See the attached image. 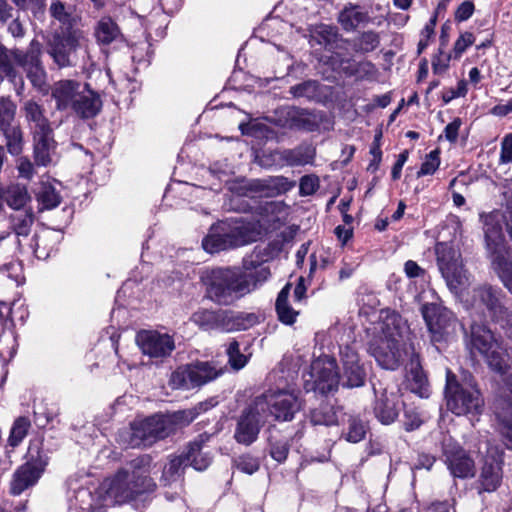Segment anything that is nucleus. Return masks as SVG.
<instances>
[{
    "label": "nucleus",
    "mask_w": 512,
    "mask_h": 512,
    "mask_svg": "<svg viewBox=\"0 0 512 512\" xmlns=\"http://www.w3.org/2000/svg\"><path fill=\"white\" fill-rule=\"evenodd\" d=\"M505 376L504 397L498 401L496 410H500L504 406L507 415H512V376L507 374Z\"/></svg>",
    "instance_id": "obj_61"
},
{
    "label": "nucleus",
    "mask_w": 512,
    "mask_h": 512,
    "mask_svg": "<svg viewBox=\"0 0 512 512\" xmlns=\"http://www.w3.org/2000/svg\"><path fill=\"white\" fill-rule=\"evenodd\" d=\"M222 372V367H218L214 362H197L177 368L171 374L169 385L173 389L189 390L213 381Z\"/></svg>",
    "instance_id": "obj_10"
},
{
    "label": "nucleus",
    "mask_w": 512,
    "mask_h": 512,
    "mask_svg": "<svg viewBox=\"0 0 512 512\" xmlns=\"http://www.w3.org/2000/svg\"><path fill=\"white\" fill-rule=\"evenodd\" d=\"M168 436L177 428L189 425L197 417V409H186L168 415H160Z\"/></svg>",
    "instance_id": "obj_39"
},
{
    "label": "nucleus",
    "mask_w": 512,
    "mask_h": 512,
    "mask_svg": "<svg viewBox=\"0 0 512 512\" xmlns=\"http://www.w3.org/2000/svg\"><path fill=\"white\" fill-rule=\"evenodd\" d=\"M34 212L31 207L16 211L9 216L10 227L17 237H28L34 223Z\"/></svg>",
    "instance_id": "obj_36"
},
{
    "label": "nucleus",
    "mask_w": 512,
    "mask_h": 512,
    "mask_svg": "<svg viewBox=\"0 0 512 512\" xmlns=\"http://www.w3.org/2000/svg\"><path fill=\"white\" fill-rule=\"evenodd\" d=\"M440 166V152L438 149L431 151L426 155L420 170L417 172V177L426 175H433Z\"/></svg>",
    "instance_id": "obj_54"
},
{
    "label": "nucleus",
    "mask_w": 512,
    "mask_h": 512,
    "mask_svg": "<svg viewBox=\"0 0 512 512\" xmlns=\"http://www.w3.org/2000/svg\"><path fill=\"white\" fill-rule=\"evenodd\" d=\"M315 157V149L311 145L302 144L293 149H286L279 153L280 160L288 166H304L311 164Z\"/></svg>",
    "instance_id": "obj_31"
},
{
    "label": "nucleus",
    "mask_w": 512,
    "mask_h": 512,
    "mask_svg": "<svg viewBox=\"0 0 512 512\" xmlns=\"http://www.w3.org/2000/svg\"><path fill=\"white\" fill-rule=\"evenodd\" d=\"M235 331L247 330L260 322V316L256 313L235 312Z\"/></svg>",
    "instance_id": "obj_58"
},
{
    "label": "nucleus",
    "mask_w": 512,
    "mask_h": 512,
    "mask_svg": "<svg viewBox=\"0 0 512 512\" xmlns=\"http://www.w3.org/2000/svg\"><path fill=\"white\" fill-rule=\"evenodd\" d=\"M42 471L30 462L20 466L13 474L10 491L13 495H20L25 489L34 485L41 476Z\"/></svg>",
    "instance_id": "obj_27"
},
{
    "label": "nucleus",
    "mask_w": 512,
    "mask_h": 512,
    "mask_svg": "<svg viewBox=\"0 0 512 512\" xmlns=\"http://www.w3.org/2000/svg\"><path fill=\"white\" fill-rule=\"evenodd\" d=\"M261 235L262 226L258 221H246L243 218L221 221L210 228L202 240V247L206 252L214 254L257 241Z\"/></svg>",
    "instance_id": "obj_2"
},
{
    "label": "nucleus",
    "mask_w": 512,
    "mask_h": 512,
    "mask_svg": "<svg viewBox=\"0 0 512 512\" xmlns=\"http://www.w3.org/2000/svg\"><path fill=\"white\" fill-rule=\"evenodd\" d=\"M499 161L501 164L512 163V133L507 134L501 142Z\"/></svg>",
    "instance_id": "obj_64"
},
{
    "label": "nucleus",
    "mask_w": 512,
    "mask_h": 512,
    "mask_svg": "<svg viewBox=\"0 0 512 512\" xmlns=\"http://www.w3.org/2000/svg\"><path fill=\"white\" fill-rule=\"evenodd\" d=\"M311 40L317 44L324 45L328 50L338 48V43L343 42L337 27L326 24L316 25L311 30Z\"/></svg>",
    "instance_id": "obj_32"
},
{
    "label": "nucleus",
    "mask_w": 512,
    "mask_h": 512,
    "mask_svg": "<svg viewBox=\"0 0 512 512\" xmlns=\"http://www.w3.org/2000/svg\"><path fill=\"white\" fill-rule=\"evenodd\" d=\"M15 63V50L9 51L4 46L0 45V82L4 77L14 79L16 71L14 69Z\"/></svg>",
    "instance_id": "obj_46"
},
{
    "label": "nucleus",
    "mask_w": 512,
    "mask_h": 512,
    "mask_svg": "<svg viewBox=\"0 0 512 512\" xmlns=\"http://www.w3.org/2000/svg\"><path fill=\"white\" fill-rule=\"evenodd\" d=\"M437 264L449 290L458 297L470 285V275L463 268L459 251L447 243L436 245Z\"/></svg>",
    "instance_id": "obj_7"
},
{
    "label": "nucleus",
    "mask_w": 512,
    "mask_h": 512,
    "mask_svg": "<svg viewBox=\"0 0 512 512\" xmlns=\"http://www.w3.org/2000/svg\"><path fill=\"white\" fill-rule=\"evenodd\" d=\"M295 185V181L284 176H271L256 180L254 183V187L268 197L285 194L294 188Z\"/></svg>",
    "instance_id": "obj_29"
},
{
    "label": "nucleus",
    "mask_w": 512,
    "mask_h": 512,
    "mask_svg": "<svg viewBox=\"0 0 512 512\" xmlns=\"http://www.w3.org/2000/svg\"><path fill=\"white\" fill-rule=\"evenodd\" d=\"M160 415L134 421L130 428L120 433V440L131 448L148 447L168 436Z\"/></svg>",
    "instance_id": "obj_11"
},
{
    "label": "nucleus",
    "mask_w": 512,
    "mask_h": 512,
    "mask_svg": "<svg viewBox=\"0 0 512 512\" xmlns=\"http://www.w3.org/2000/svg\"><path fill=\"white\" fill-rule=\"evenodd\" d=\"M22 10H30L34 16L42 15L46 0H12Z\"/></svg>",
    "instance_id": "obj_62"
},
{
    "label": "nucleus",
    "mask_w": 512,
    "mask_h": 512,
    "mask_svg": "<svg viewBox=\"0 0 512 512\" xmlns=\"http://www.w3.org/2000/svg\"><path fill=\"white\" fill-rule=\"evenodd\" d=\"M264 402L263 414L276 421H291L301 409V402L294 390H269L254 398Z\"/></svg>",
    "instance_id": "obj_12"
},
{
    "label": "nucleus",
    "mask_w": 512,
    "mask_h": 512,
    "mask_svg": "<svg viewBox=\"0 0 512 512\" xmlns=\"http://www.w3.org/2000/svg\"><path fill=\"white\" fill-rule=\"evenodd\" d=\"M471 353L482 356L494 372L501 376L506 375L509 364L506 358V349L498 337L486 326L473 324L470 336Z\"/></svg>",
    "instance_id": "obj_6"
},
{
    "label": "nucleus",
    "mask_w": 512,
    "mask_h": 512,
    "mask_svg": "<svg viewBox=\"0 0 512 512\" xmlns=\"http://www.w3.org/2000/svg\"><path fill=\"white\" fill-rule=\"evenodd\" d=\"M260 400H252L251 403L242 410L237 418L234 431V439L237 443L249 446L257 439L264 426L267 417L263 414V405Z\"/></svg>",
    "instance_id": "obj_13"
},
{
    "label": "nucleus",
    "mask_w": 512,
    "mask_h": 512,
    "mask_svg": "<svg viewBox=\"0 0 512 512\" xmlns=\"http://www.w3.org/2000/svg\"><path fill=\"white\" fill-rule=\"evenodd\" d=\"M475 41L474 35L471 32L462 33L454 44L455 57H460L465 50L470 47Z\"/></svg>",
    "instance_id": "obj_63"
},
{
    "label": "nucleus",
    "mask_w": 512,
    "mask_h": 512,
    "mask_svg": "<svg viewBox=\"0 0 512 512\" xmlns=\"http://www.w3.org/2000/svg\"><path fill=\"white\" fill-rule=\"evenodd\" d=\"M421 314L433 343L447 342L456 334L457 318L441 304L425 303L421 306Z\"/></svg>",
    "instance_id": "obj_9"
},
{
    "label": "nucleus",
    "mask_w": 512,
    "mask_h": 512,
    "mask_svg": "<svg viewBox=\"0 0 512 512\" xmlns=\"http://www.w3.org/2000/svg\"><path fill=\"white\" fill-rule=\"evenodd\" d=\"M380 44L379 34L374 31L363 32L355 43V50L361 53L374 51Z\"/></svg>",
    "instance_id": "obj_50"
},
{
    "label": "nucleus",
    "mask_w": 512,
    "mask_h": 512,
    "mask_svg": "<svg viewBox=\"0 0 512 512\" xmlns=\"http://www.w3.org/2000/svg\"><path fill=\"white\" fill-rule=\"evenodd\" d=\"M291 288V284H286L279 292L275 303L278 319L285 325L294 324L299 314L288 301Z\"/></svg>",
    "instance_id": "obj_34"
},
{
    "label": "nucleus",
    "mask_w": 512,
    "mask_h": 512,
    "mask_svg": "<svg viewBox=\"0 0 512 512\" xmlns=\"http://www.w3.org/2000/svg\"><path fill=\"white\" fill-rule=\"evenodd\" d=\"M80 32L62 29L55 32L49 40V54L60 67L70 65V55L79 44Z\"/></svg>",
    "instance_id": "obj_18"
},
{
    "label": "nucleus",
    "mask_w": 512,
    "mask_h": 512,
    "mask_svg": "<svg viewBox=\"0 0 512 512\" xmlns=\"http://www.w3.org/2000/svg\"><path fill=\"white\" fill-rule=\"evenodd\" d=\"M311 422L314 425L330 426L337 423V416L332 406L323 404L311 411Z\"/></svg>",
    "instance_id": "obj_45"
},
{
    "label": "nucleus",
    "mask_w": 512,
    "mask_h": 512,
    "mask_svg": "<svg viewBox=\"0 0 512 512\" xmlns=\"http://www.w3.org/2000/svg\"><path fill=\"white\" fill-rule=\"evenodd\" d=\"M408 383L410 390L422 398L429 395V384L423 370L416 366L411 368L408 374Z\"/></svg>",
    "instance_id": "obj_42"
},
{
    "label": "nucleus",
    "mask_w": 512,
    "mask_h": 512,
    "mask_svg": "<svg viewBox=\"0 0 512 512\" xmlns=\"http://www.w3.org/2000/svg\"><path fill=\"white\" fill-rule=\"evenodd\" d=\"M136 343L144 355L153 359L169 357L175 349V341L172 336L154 330L138 332Z\"/></svg>",
    "instance_id": "obj_17"
},
{
    "label": "nucleus",
    "mask_w": 512,
    "mask_h": 512,
    "mask_svg": "<svg viewBox=\"0 0 512 512\" xmlns=\"http://www.w3.org/2000/svg\"><path fill=\"white\" fill-rule=\"evenodd\" d=\"M245 267L246 269H254V272H251L249 274L243 273V278L249 285V293L262 286L271 276L270 269L266 265L259 264L255 266L253 265V263H251L250 265H246Z\"/></svg>",
    "instance_id": "obj_41"
},
{
    "label": "nucleus",
    "mask_w": 512,
    "mask_h": 512,
    "mask_svg": "<svg viewBox=\"0 0 512 512\" xmlns=\"http://www.w3.org/2000/svg\"><path fill=\"white\" fill-rule=\"evenodd\" d=\"M367 18L358 5H346L338 15V22L346 31H353Z\"/></svg>",
    "instance_id": "obj_37"
},
{
    "label": "nucleus",
    "mask_w": 512,
    "mask_h": 512,
    "mask_svg": "<svg viewBox=\"0 0 512 512\" xmlns=\"http://www.w3.org/2000/svg\"><path fill=\"white\" fill-rule=\"evenodd\" d=\"M503 216L494 211L483 216L485 243L491 265L503 286L512 294V261L503 234Z\"/></svg>",
    "instance_id": "obj_5"
},
{
    "label": "nucleus",
    "mask_w": 512,
    "mask_h": 512,
    "mask_svg": "<svg viewBox=\"0 0 512 512\" xmlns=\"http://www.w3.org/2000/svg\"><path fill=\"white\" fill-rule=\"evenodd\" d=\"M404 327L399 315L392 313L380 324V330L369 342L368 351L384 369L395 370L403 358Z\"/></svg>",
    "instance_id": "obj_3"
},
{
    "label": "nucleus",
    "mask_w": 512,
    "mask_h": 512,
    "mask_svg": "<svg viewBox=\"0 0 512 512\" xmlns=\"http://www.w3.org/2000/svg\"><path fill=\"white\" fill-rule=\"evenodd\" d=\"M496 416L499 421V431L504 438L507 448L512 449V414L507 415L506 408L503 406L496 410Z\"/></svg>",
    "instance_id": "obj_49"
},
{
    "label": "nucleus",
    "mask_w": 512,
    "mask_h": 512,
    "mask_svg": "<svg viewBox=\"0 0 512 512\" xmlns=\"http://www.w3.org/2000/svg\"><path fill=\"white\" fill-rule=\"evenodd\" d=\"M30 427L31 422L27 417H18L14 421L10 430V435L8 438L9 445L12 447L18 446L26 437Z\"/></svg>",
    "instance_id": "obj_44"
},
{
    "label": "nucleus",
    "mask_w": 512,
    "mask_h": 512,
    "mask_svg": "<svg viewBox=\"0 0 512 512\" xmlns=\"http://www.w3.org/2000/svg\"><path fill=\"white\" fill-rule=\"evenodd\" d=\"M38 203L41 205V210H51L56 208L61 202V196L57 192L56 188L48 183L43 182L41 187L36 194Z\"/></svg>",
    "instance_id": "obj_40"
},
{
    "label": "nucleus",
    "mask_w": 512,
    "mask_h": 512,
    "mask_svg": "<svg viewBox=\"0 0 512 512\" xmlns=\"http://www.w3.org/2000/svg\"><path fill=\"white\" fill-rule=\"evenodd\" d=\"M366 435V425L357 417H350L348 420L347 432L343 433V438L351 443H358Z\"/></svg>",
    "instance_id": "obj_48"
},
{
    "label": "nucleus",
    "mask_w": 512,
    "mask_h": 512,
    "mask_svg": "<svg viewBox=\"0 0 512 512\" xmlns=\"http://www.w3.org/2000/svg\"><path fill=\"white\" fill-rule=\"evenodd\" d=\"M4 201L13 210L21 211L28 209L27 204L31 201L28 189L20 184H11L4 188Z\"/></svg>",
    "instance_id": "obj_33"
},
{
    "label": "nucleus",
    "mask_w": 512,
    "mask_h": 512,
    "mask_svg": "<svg viewBox=\"0 0 512 512\" xmlns=\"http://www.w3.org/2000/svg\"><path fill=\"white\" fill-rule=\"evenodd\" d=\"M207 297L219 305H231L249 294V285L238 267H216L203 272Z\"/></svg>",
    "instance_id": "obj_4"
},
{
    "label": "nucleus",
    "mask_w": 512,
    "mask_h": 512,
    "mask_svg": "<svg viewBox=\"0 0 512 512\" xmlns=\"http://www.w3.org/2000/svg\"><path fill=\"white\" fill-rule=\"evenodd\" d=\"M49 10L51 16L55 20L59 21V23H61L64 26V29H72V13L69 9L65 7V5L62 2H53Z\"/></svg>",
    "instance_id": "obj_52"
},
{
    "label": "nucleus",
    "mask_w": 512,
    "mask_h": 512,
    "mask_svg": "<svg viewBox=\"0 0 512 512\" xmlns=\"http://www.w3.org/2000/svg\"><path fill=\"white\" fill-rule=\"evenodd\" d=\"M502 291L491 286H482L474 289V300L472 306H484L496 319L502 318L506 312L501 303Z\"/></svg>",
    "instance_id": "obj_24"
},
{
    "label": "nucleus",
    "mask_w": 512,
    "mask_h": 512,
    "mask_svg": "<svg viewBox=\"0 0 512 512\" xmlns=\"http://www.w3.org/2000/svg\"><path fill=\"white\" fill-rule=\"evenodd\" d=\"M341 359L343 363L342 385L347 388L360 387L365 382V371L359 364V356L356 351L346 346L341 349Z\"/></svg>",
    "instance_id": "obj_20"
},
{
    "label": "nucleus",
    "mask_w": 512,
    "mask_h": 512,
    "mask_svg": "<svg viewBox=\"0 0 512 512\" xmlns=\"http://www.w3.org/2000/svg\"><path fill=\"white\" fill-rule=\"evenodd\" d=\"M227 355L231 367L235 370H240L246 365L247 357L240 353L239 343L232 341L227 348Z\"/></svg>",
    "instance_id": "obj_57"
},
{
    "label": "nucleus",
    "mask_w": 512,
    "mask_h": 512,
    "mask_svg": "<svg viewBox=\"0 0 512 512\" xmlns=\"http://www.w3.org/2000/svg\"><path fill=\"white\" fill-rule=\"evenodd\" d=\"M374 404V415L384 425L393 423L400 412V397L397 393L388 392L386 389L380 393L377 391Z\"/></svg>",
    "instance_id": "obj_22"
},
{
    "label": "nucleus",
    "mask_w": 512,
    "mask_h": 512,
    "mask_svg": "<svg viewBox=\"0 0 512 512\" xmlns=\"http://www.w3.org/2000/svg\"><path fill=\"white\" fill-rule=\"evenodd\" d=\"M22 110L32 136L53 131L51 123L45 116L44 108L41 105L33 100H28L24 103Z\"/></svg>",
    "instance_id": "obj_26"
},
{
    "label": "nucleus",
    "mask_w": 512,
    "mask_h": 512,
    "mask_svg": "<svg viewBox=\"0 0 512 512\" xmlns=\"http://www.w3.org/2000/svg\"><path fill=\"white\" fill-rule=\"evenodd\" d=\"M94 36L98 43L109 45L122 38L118 24L110 17H101L95 25Z\"/></svg>",
    "instance_id": "obj_30"
},
{
    "label": "nucleus",
    "mask_w": 512,
    "mask_h": 512,
    "mask_svg": "<svg viewBox=\"0 0 512 512\" xmlns=\"http://www.w3.org/2000/svg\"><path fill=\"white\" fill-rule=\"evenodd\" d=\"M158 470L151 456L141 455L131 460L128 468H121L105 478L95 494L87 488L78 489L75 492L76 505L83 511L105 512V507L133 501L139 495L155 490L153 475Z\"/></svg>",
    "instance_id": "obj_1"
},
{
    "label": "nucleus",
    "mask_w": 512,
    "mask_h": 512,
    "mask_svg": "<svg viewBox=\"0 0 512 512\" xmlns=\"http://www.w3.org/2000/svg\"><path fill=\"white\" fill-rule=\"evenodd\" d=\"M58 242V234L55 231H45L35 235L30 244L35 256L38 259H47Z\"/></svg>",
    "instance_id": "obj_35"
},
{
    "label": "nucleus",
    "mask_w": 512,
    "mask_h": 512,
    "mask_svg": "<svg viewBox=\"0 0 512 512\" xmlns=\"http://www.w3.org/2000/svg\"><path fill=\"white\" fill-rule=\"evenodd\" d=\"M446 401L448 409L458 416L474 417L481 414L484 407L480 391L475 386L457 383L450 372L447 374Z\"/></svg>",
    "instance_id": "obj_8"
},
{
    "label": "nucleus",
    "mask_w": 512,
    "mask_h": 512,
    "mask_svg": "<svg viewBox=\"0 0 512 512\" xmlns=\"http://www.w3.org/2000/svg\"><path fill=\"white\" fill-rule=\"evenodd\" d=\"M183 457L185 465H191L198 471L205 470L211 463V457L207 452L202 451L201 442L199 441L190 443Z\"/></svg>",
    "instance_id": "obj_38"
},
{
    "label": "nucleus",
    "mask_w": 512,
    "mask_h": 512,
    "mask_svg": "<svg viewBox=\"0 0 512 512\" xmlns=\"http://www.w3.org/2000/svg\"><path fill=\"white\" fill-rule=\"evenodd\" d=\"M442 459L453 478L471 479L476 474L470 453L451 437H444L442 441Z\"/></svg>",
    "instance_id": "obj_14"
},
{
    "label": "nucleus",
    "mask_w": 512,
    "mask_h": 512,
    "mask_svg": "<svg viewBox=\"0 0 512 512\" xmlns=\"http://www.w3.org/2000/svg\"><path fill=\"white\" fill-rule=\"evenodd\" d=\"M190 320L202 330H215L217 320L216 311L199 309L191 315Z\"/></svg>",
    "instance_id": "obj_47"
},
{
    "label": "nucleus",
    "mask_w": 512,
    "mask_h": 512,
    "mask_svg": "<svg viewBox=\"0 0 512 512\" xmlns=\"http://www.w3.org/2000/svg\"><path fill=\"white\" fill-rule=\"evenodd\" d=\"M235 312L227 310L216 311V326L215 330L223 332L235 331Z\"/></svg>",
    "instance_id": "obj_56"
},
{
    "label": "nucleus",
    "mask_w": 512,
    "mask_h": 512,
    "mask_svg": "<svg viewBox=\"0 0 512 512\" xmlns=\"http://www.w3.org/2000/svg\"><path fill=\"white\" fill-rule=\"evenodd\" d=\"M33 159L37 166L47 167L57 162V142L54 139L53 131L32 136Z\"/></svg>",
    "instance_id": "obj_23"
},
{
    "label": "nucleus",
    "mask_w": 512,
    "mask_h": 512,
    "mask_svg": "<svg viewBox=\"0 0 512 512\" xmlns=\"http://www.w3.org/2000/svg\"><path fill=\"white\" fill-rule=\"evenodd\" d=\"M102 101L100 95L94 91L88 83L85 84L81 94L69 111L82 119L95 117L101 110Z\"/></svg>",
    "instance_id": "obj_25"
},
{
    "label": "nucleus",
    "mask_w": 512,
    "mask_h": 512,
    "mask_svg": "<svg viewBox=\"0 0 512 512\" xmlns=\"http://www.w3.org/2000/svg\"><path fill=\"white\" fill-rule=\"evenodd\" d=\"M236 466L241 472L252 475L259 470L260 462L258 458L246 454L236 460Z\"/></svg>",
    "instance_id": "obj_59"
},
{
    "label": "nucleus",
    "mask_w": 512,
    "mask_h": 512,
    "mask_svg": "<svg viewBox=\"0 0 512 512\" xmlns=\"http://www.w3.org/2000/svg\"><path fill=\"white\" fill-rule=\"evenodd\" d=\"M85 84V82L71 79L55 82L51 89V96L55 100L56 109L59 111H69L81 94Z\"/></svg>",
    "instance_id": "obj_21"
},
{
    "label": "nucleus",
    "mask_w": 512,
    "mask_h": 512,
    "mask_svg": "<svg viewBox=\"0 0 512 512\" xmlns=\"http://www.w3.org/2000/svg\"><path fill=\"white\" fill-rule=\"evenodd\" d=\"M6 139V146L11 155H19L23 150V133L19 126H9L1 130Z\"/></svg>",
    "instance_id": "obj_43"
},
{
    "label": "nucleus",
    "mask_w": 512,
    "mask_h": 512,
    "mask_svg": "<svg viewBox=\"0 0 512 512\" xmlns=\"http://www.w3.org/2000/svg\"><path fill=\"white\" fill-rule=\"evenodd\" d=\"M16 106L8 98H0V130L12 125L15 117Z\"/></svg>",
    "instance_id": "obj_53"
},
{
    "label": "nucleus",
    "mask_w": 512,
    "mask_h": 512,
    "mask_svg": "<svg viewBox=\"0 0 512 512\" xmlns=\"http://www.w3.org/2000/svg\"><path fill=\"white\" fill-rule=\"evenodd\" d=\"M318 89V83L313 80H307L297 85L291 86L289 93L295 97L312 98L316 95Z\"/></svg>",
    "instance_id": "obj_55"
},
{
    "label": "nucleus",
    "mask_w": 512,
    "mask_h": 512,
    "mask_svg": "<svg viewBox=\"0 0 512 512\" xmlns=\"http://www.w3.org/2000/svg\"><path fill=\"white\" fill-rule=\"evenodd\" d=\"M309 376L313 384L310 387L309 380H306L305 388L318 391L321 394L336 391L340 383L336 360L328 355L319 356L312 362Z\"/></svg>",
    "instance_id": "obj_15"
},
{
    "label": "nucleus",
    "mask_w": 512,
    "mask_h": 512,
    "mask_svg": "<svg viewBox=\"0 0 512 512\" xmlns=\"http://www.w3.org/2000/svg\"><path fill=\"white\" fill-rule=\"evenodd\" d=\"M502 455L503 450L498 447L487 448V455L480 474L481 485L487 492L494 491L500 484Z\"/></svg>",
    "instance_id": "obj_19"
},
{
    "label": "nucleus",
    "mask_w": 512,
    "mask_h": 512,
    "mask_svg": "<svg viewBox=\"0 0 512 512\" xmlns=\"http://www.w3.org/2000/svg\"><path fill=\"white\" fill-rule=\"evenodd\" d=\"M331 66L333 70L342 69L347 75L358 78H374L377 74L376 66L370 61H360L352 63L350 60L340 59L338 54L331 57Z\"/></svg>",
    "instance_id": "obj_28"
},
{
    "label": "nucleus",
    "mask_w": 512,
    "mask_h": 512,
    "mask_svg": "<svg viewBox=\"0 0 512 512\" xmlns=\"http://www.w3.org/2000/svg\"><path fill=\"white\" fill-rule=\"evenodd\" d=\"M319 188V179L314 175H305L300 179L299 194L301 196H310Z\"/></svg>",
    "instance_id": "obj_60"
},
{
    "label": "nucleus",
    "mask_w": 512,
    "mask_h": 512,
    "mask_svg": "<svg viewBox=\"0 0 512 512\" xmlns=\"http://www.w3.org/2000/svg\"><path fill=\"white\" fill-rule=\"evenodd\" d=\"M40 54L41 44L33 40L26 53L17 49L15 50V64L25 70L28 79L35 88L44 92L47 90L46 72L41 65Z\"/></svg>",
    "instance_id": "obj_16"
},
{
    "label": "nucleus",
    "mask_w": 512,
    "mask_h": 512,
    "mask_svg": "<svg viewBox=\"0 0 512 512\" xmlns=\"http://www.w3.org/2000/svg\"><path fill=\"white\" fill-rule=\"evenodd\" d=\"M182 465H185V460L183 456H180L170 459L169 462L163 467L161 480L165 485L170 484L178 477H180Z\"/></svg>",
    "instance_id": "obj_51"
}]
</instances>
